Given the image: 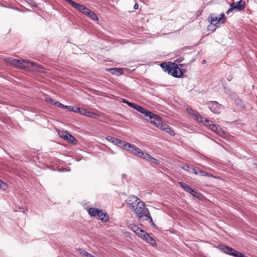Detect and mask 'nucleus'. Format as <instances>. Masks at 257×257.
I'll list each match as a JSON object with an SVG mask.
<instances>
[{
    "label": "nucleus",
    "instance_id": "1",
    "mask_svg": "<svg viewBox=\"0 0 257 257\" xmlns=\"http://www.w3.org/2000/svg\"><path fill=\"white\" fill-rule=\"evenodd\" d=\"M195 118L198 122L202 123L204 125L207 127L212 132L219 134L221 131V128L219 125L213 123V122L206 118L203 117L200 114L198 113L194 114Z\"/></svg>",
    "mask_w": 257,
    "mask_h": 257
},
{
    "label": "nucleus",
    "instance_id": "2",
    "mask_svg": "<svg viewBox=\"0 0 257 257\" xmlns=\"http://www.w3.org/2000/svg\"><path fill=\"white\" fill-rule=\"evenodd\" d=\"M122 148L130 153H132L141 157L144 159L148 160L150 155L146 152L142 151L138 147L133 144L128 143H124L122 145Z\"/></svg>",
    "mask_w": 257,
    "mask_h": 257
},
{
    "label": "nucleus",
    "instance_id": "3",
    "mask_svg": "<svg viewBox=\"0 0 257 257\" xmlns=\"http://www.w3.org/2000/svg\"><path fill=\"white\" fill-rule=\"evenodd\" d=\"M150 113H148L144 118L146 120L150 121L155 124L157 127H159L161 123V117L150 111Z\"/></svg>",
    "mask_w": 257,
    "mask_h": 257
},
{
    "label": "nucleus",
    "instance_id": "4",
    "mask_svg": "<svg viewBox=\"0 0 257 257\" xmlns=\"http://www.w3.org/2000/svg\"><path fill=\"white\" fill-rule=\"evenodd\" d=\"M131 209L135 212V214L138 216L145 212L146 210H148V208H145V204L142 201H139L137 204V206L135 205H131Z\"/></svg>",
    "mask_w": 257,
    "mask_h": 257
},
{
    "label": "nucleus",
    "instance_id": "5",
    "mask_svg": "<svg viewBox=\"0 0 257 257\" xmlns=\"http://www.w3.org/2000/svg\"><path fill=\"white\" fill-rule=\"evenodd\" d=\"M16 62V67H18L23 68H26V67L28 66V65H31L32 67H36L37 64L33 62L27 61L23 59H17Z\"/></svg>",
    "mask_w": 257,
    "mask_h": 257
},
{
    "label": "nucleus",
    "instance_id": "6",
    "mask_svg": "<svg viewBox=\"0 0 257 257\" xmlns=\"http://www.w3.org/2000/svg\"><path fill=\"white\" fill-rule=\"evenodd\" d=\"M179 184L181 187L186 192L196 198L199 197V194L197 193V192L195 190L192 189L189 185L183 182H179Z\"/></svg>",
    "mask_w": 257,
    "mask_h": 257
},
{
    "label": "nucleus",
    "instance_id": "7",
    "mask_svg": "<svg viewBox=\"0 0 257 257\" xmlns=\"http://www.w3.org/2000/svg\"><path fill=\"white\" fill-rule=\"evenodd\" d=\"M209 109L214 113L218 114L220 112L221 105L216 101H210L208 103Z\"/></svg>",
    "mask_w": 257,
    "mask_h": 257
},
{
    "label": "nucleus",
    "instance_id": "8",
    "mask_svg": "<svg viewBox=\"0 0 257 257\" xmlns=\"http://www.w3.org/2000/svg\"><path fill=\"white\" fill-rule=\"evenodd\" d=\"M230 6H232V9H234L236 11H241L245 8V2L243 0H239L236 3H231Z\"/></svg>",
    "mask_w": 257,
    "mask_h": 257
},
{
    "label": "nucleus",
    "instance_id": "9",
    "mask_svg": "<svg viewBox=\"0 0 257 257\" xmlns=\"http://www.w3.org/2000/svg\"><path fill=\"white\" fill-rule=\"evenodd\" d=\"M169 73H170L173 77L176 78L181 77L183 75V73L181 71L180 69L177 67H172L169 71Z\"/></svg>",
    "mask_w": 257,
    "mask_h": 257
},
{
    "label": "nucleus",
    "instance_id": "10",
    "mask_svg": "<svg viewBox=\"0 0 257 257\" xmlns=\"http://www.w3.org/2000/svg\"><path fill=\"white\" fill-rule=\"evenodd\" d=\"M106 139L109 142H111L118 147H121L122 148V145L124 144V143H126L125 141H121L120 140L110 136H107L106 137Z\"/></svg>",
    "mask_w": 257,
    "mask_h": 257
},
{
    "label": "nucleus",
    "instance_id": "11",
    "mask_svg": "<svg viewBox=\"0 0 257 257\" xmlns=\"http://www.w3.org/2000/svg\"><path fill=\"white\" fill-rule=\"evenodd\" d=\"M142 239L145 240L146 242L151 244L153 246L157 245V243L155 239L153 237L150 236L149 234L146 231L141 238Z\"/></svg>",
    "mask_w": 257,
    "mask_h": 257
},
{
    "label": "nucleus",
    "instance_id": "12",
    "mask_svg": "<svg viewBox=\"0 0 257 257\" xmlns=\"http://www.w3.org/2000/svg\"><path fill=\"white\" fill-rule=\"evenodd\" d=\"M218 248L222 252L230 255H232V252L234 251V249L222 244H219Z\"/></svg>",
    "mask_w": 257,
    "mask_h": 257
},
{
    "label": "nucleus",
    "instance_id": "13",
    "mask_svg": "<svg viewBox=\"0 0 257 257\" xmlns=\"http://www.w3.org/2000/svg\"><path fill=\"white\" fill-rule=\"evenodd\" d=\"M69 4H70L73 8L77 10L79 12H82L83 10H86L85 9V6L80 5L77 3L73 2L72 0H65Z\"/></svg>",
    "mask_w": 257,
    "mask_h": 257
},
{
    "label": "nucleus",
    "instance_id": "14",
    "mask_svg": "<svg viewBox=\"0 0 257 257\" xmlns=\"http://www.w3.org/2000/svg\"><path fill=\"white\" fill-rule=\"evenodd\" d=\"M132 108H134L135 109L137 110L139 112H140L141 113L144 114V118L145 117L146 115L147 114L150 113V111L147 110L146 109L144 108V107H142L140 105H138L136 103L134 104L133 106H132Z\"/></svg>",
    "mask_w": 257,
    "mask_h": 257
},
{
    "label": "nucleus",
    "instance_id": "15",
    "mask_svg": "<svg viewBox=\"0 0 257 257\" xmlns=\"http://www.w3.org/2000/svg\"><path fill=\"white\" fill-rule=\"evenodd\" d=\"M159 128L162 130L163 131H165L166 133H168L171 136H174L175 135L173 130L166 124H163L162 123Z\"/></svg>",
    "mask_w": 257,
    "mask_h": 257
},
{
    "label": "nucleus",
    "instance_id": "16",
    "mask_svg": "<svg viewBox=\"0 0 257 257\" xmlns=\"http://www.w3.org/2000/svg\"><path fill=\"white\" fill-rule=\"evenodd\" d=\"M208 21L210 22V23L212 24H215L217 26V24L220 23L219 18L217 17L214 14H211L208 17Z\"/></svg>",
    "mask_w": 257,
    "mask_h": 257
},
{
    "label": "nucleus",
    "instance_id": "17",
    "mask_svg": "<svg viewBox=\"0 0 257 257\" xmlns=\"http://www.w3.org/2000/svg\"><path fill=\"white\" fill-rule=\"evenodd\" d=\"M128 203L127 205L129 208L131 209V205H135L138 204V202L140 201L139 199L134 195H132L130 196L127 199Z\"/></svg>",
    "mask_w": 257,
    "mask_h": 257
},
{
    "label": "nucleus",
    "instance_id": "18",
    "mask_svg": "<svg viewBox=\"0 0 257 257\" xmlns=\"http://www.w3.org/2000/svg\"><path fill=\"white\" fill-rule=\"evenodd\" d=\"M97 216L99 217V219L101 220L103 222H106L109 220V217L107 213L103 212L102 210H99Z\"/></svg>",
    "mask_w": 257,
    "mask_h": 257
},
{
    "label": "nucleus",
    "instance_id": "19",
    "mask_svg": "<svg viewBox=\"0 0 257 257\" xmlns=\"http://www.w3.org/2000/svg\"><path fill=\"white\" fill-rule=\"evenodd\" d=\"M150 215V213L149 210H146L145 212L142 213L138 216L139 221L149 220Z\"/></svg>",
    "mask_w": 257,
    "mask_h": 257
},
{
    "label": "nucleus",
    "instance_id": "20",
    "mask_svg": "<svg viewBox=\"0 0 257 257\" xmlns=\"http://www.w3.org/2000/svg\"><path fill=\"white\" fill-rule=\"evenodd\" d=\"M64 140L67 141L68 142L73 145H75L77 143V140L73 136L68 133H67V135H66Z\"/></svg>",
    "mask_w": 257,
    "mask_h": 257
},
{
    "label": "nucleus",
    "instance_id": "21",
    "mask_svg": "<svg viewBox=\"0 0 257 257\" xmlns=\"http://www.w3.org/2000/svg\"><path fill=\"white\" fill-rule=\"evenodd\" d=\"M110 72L112 74L119 75L122 74L123 73L122 69L119 68H110L107 70Z\"/></svg>",
    "mask_w": 257,
    "mask_h": 257
},
{
    "label": "nucleus",
    "instance_id": "22",
    "mask_svg": "<svg viewBox=\"0 0 257 257\" xmlns=\"http://www.w3.org/2000/svg\"><path fill=\"white\" fill-rule=\"evenodd\" d=\"M81 112H82L83 115H85L87 116H89V117H93V118H95L98 115L96 113L87 111L85 108H84V110H82Z\"/></svg>",
    "mask_w": 257,
    "mask_h": 257
},
{
    "label": "nucleus",
    "instance_id": "23",
    "mask_svg": "<svg viewBox=\"0 0 257 257\" xmlns=\"http://www.w3.org/2000/svg\"><path fill=\"white\" fill-rule=\"evenodd\" d=\"M68 109L70 111H73L76 113H79L81 114H82V112H81L82 110H84L83 108H79L76 106H72L70 105L68 106Z\"/></svg>",
    "mask_w": 257,
    "mask_h": 257
},
{
    "label": "nucleus",
    "instance_id": "24",
    "mask_svg": "<svg viewBox=\"0 0 257 257\" xmlns=\"http://www.w3.org/2000/svg\"><path fill=\"white\" fill-rule=\"evenodd\" d=\"M197 170L198 172V175H199L200 176L208 177H213V178L214 177L212 175L210 174L199 168H197Z\"/></svg>",
    "mask_w": 257,
    "mask_h": 257
},
{
    "label": "nucleus",
    "instance_id": "25",
    "mask_svg": "<svg viewBox=\"0 0 257 257\" xmlns=\"http://www.w3.org/2000/svg\"><path fill=\"white\" fill-rule=\"evenodd\" d=\"M99 210L95 208H90L88 210V213L91 216H95L97 215Z\"/></svg>",
    "mask_w": 257,
    "mask_h": 257
},
{
    "label": "nucleus",
    "instance_id": "26",
    "mask_svg": "<svg viewBox=\"0 0 257 257\" xmlns=\"http://www.w3.org/2000/svg\"><path fill=\"white\" fill-rule=\"evenodd\" d=\"M87 17L90 18L91 20L93 21H97L98 20V18L97 16V15L92 11H91L90 10L89 11V12L88 13V15H87Z\"/></svg>",
    "mask_w": 257,
    "mask_h": 257
},
{
    "label": "nucleus",
    "instance_id": "27",
    "mask_svg": "<svg viewBox=\"0 0 257 257\" xmlns=\"http://www.w3.org/2000/svg\"><path fill=\"white\" fill-rule=\"evenodd\" d=\"M17 59H14L12 57H9L5 59V62L8 64H11L14 66H16V62H18L16 61Z\"/></svg>",
    "mask_w": 257,
    "mask_h": 257
},
{
    "label": "nucleus",
    "instance_id": "28",
    "mask_svg": "<svg viewBox=\"0 0 257 257\" xmlns=\"http://www.w3.org/2000/svg\"><path fill=\"white\" fill-rule=\"evenodd\" d=\"M79 252L83 257H94L92 254L89 253L84 249H79Z\"/></svg>",
    "mask_w": 257,
    "mask_h": 257
},
{
    "label": "nucleus",
    "instance_id": "29",
    "mask_svg": "<svg viewBox=\"0 0 257 257\" xmlns=\"http://www.w3.org/2000/svg\"><path fill=\"white\" fill-rule=\"evenodd\" d=\"M160 66L164 69H165L167 71L169 72V70L172 67L171 64L170 63H168L167 62H163L160 64Z\"/></svg>",
    "mask_w": 257,
    "mask_h": 257
},
{
    "label": "nucleus",
    "instance_id": "30",
    "mask_svg": "<svg viewBox=\"0 0 257 257\" xmlns=\"http://www.w3.org/2000/svg\"><path fill=\"white\" fill-rule=\"evenodd\" d=\"M232 256L234 257H247L245 255H244L243 253L239 252L236 250L234 249V251L232 252Z\"/></svg>",
    "mask_w": 257,
    "mask_h": 257
},
{
    "label": "nucleus",
    "instance_id": "31",
    "mask_svg": "<svg viewBox=\"0 0 257 257\" xmlns=\"http://www.w3.org/2000/svg\"><path fill=\"white\" fill-rule=\"evenodd\" d=\"M225 93L227 95H230V97L233 99H235V98H237V95L235 94V93L230 89L226 90Z\"/></svg>",
    "mask_w": 257,
    "mask_h": 257
},
{
    "label": "nucleus",
    "instance_id": "32",
    "mask_svg": "<svg viewBox=\"0 0 257 257\" xmlns=\"http://www.w3.org/2000/svg\"><path fill=\"white\" fill-rule=\"evenodd\" d=\"M236 102V103L241 108H244L245 105L242 100L238 98V96H237V98H235V99H234Z\"/></svg>",
    "mask_w": 257,
    "mask_h": 257
},
{
    "label": "nucleus",
    "instance_id": "33",
    "mask_svg": "<svg viewBox=\"0 0 257 257\" xmlns=\"http://www.w3.org/2000/svg\"><path fill=\"white\" fill-rule=\"evenodd\" d=\"M53 104L56 106L62 108H67V109H68V107L69 106V105H65L58 101H55L54 102Z\"/></svg>",
    "mask_w": 257,
    "mask_h": 257
},
{
    "label": "nucleus",
    "instance_id": "34",
    "mask_svg": "<svg viewBox=\"0 0 257 257\" xmlns=\"http://www.w3.org/2000/svg\"><path fill=\"white\" fill-rule=\"evenodd\" d=\"M146 231L144 230L143 229H141L139 227H138V229L136 231H135L134 232L136 233V234L140 238H142L143 234H144V233Z\"/></svg>",
    "mask_w": 257,
    "mask_h": 257
},
{
    "label": "nucleus",
    "instance_id": "35",
    "mask_svg": "<svg viewBox=\"0 0 257 257\" xmlns=\"http://www.w3.org/2000/svg\"><path fill=\"white\" fill-rule=\"evenodd\" d=\"M216 28H217L216 25H215V24L213 25V24L210 23V24L207 27V30H208V31H209L214 32L216 29Z\"/></svg>",
    "mask_w": 257,
    "mask_h": 257
},
{
    "label": "nucleus",
    "instance_id": "36",
    "mask_svg": "<svg viewBox=\"0 0 257 257\" xmlns=\"http://www.w3.org/2000/svg\"><path fill=\"white\" fill-rule=\"evenodd\" d=\"M219 18L220 19V24H224L226 20V18L223 13H221Z\"/></svg>",
    "mask_w": 257,
    "mask_h": 257
},
{
    "label": "nucleus",
    "instance_id": "37",
    "mask_svg": "<svg viewBox=\"0 0 257 257\" xmlns=\"http://www.w3.org/2000/svg\"><path fill=\"white\" fill-rule=\"evenodd\" d=\"M67 133L68 132H67L66 131H59L58 133L59 136L64 139L66 135H67Z\"/></svg>",
    "mask_w": 257,
    "mask_h": 257
},
{
    "label": "nucleus",
    "instance_id": "38",
    "mask_svg": "<svg viewBox=\"0 0 257 257\" xmlns=\"http://www.w3.org/2000/svg\"><path fill=\"white\" fill-rule=\"evenodd\" d=\"M7 184L0 179V188L6 190L7 188Z\"/></svg>",
    "mask_w": 257,
    "mask_h": 257
},
{
    "label": "nucleus",
    "instance_id": "39",
    "mask_svg": "<svg viewBox=\"0 0 257 257\" xmlns=\"http://www.w3.org/2000/svg\"><path fill=\"white\" fill-rule=\"evenodd\" d=\"M147 160H149V161H150L151 162H154L155 164H158V163H159V161H158V160H157L156 159L153 158L151 155H150V156L148 158Z\"/></svg>",
    "mask_w": 257,
    "mask_h": 257
},
{
    "label": "nucleus",
    "instance_id": "40",
    "mask_svg": "<svg viewBox=\"0 0 257 257\" xmlns=\"http://www.w3.org/2000/svg\"><path fill=\"white\" fill-rule=\"evenodd\" d=\"M122 102L123 103H124L127 104L128 106H130L131 107H132V106H133V105L134 104V103L128 101V100H127L126 99H123Z\"/></svg>",
    "mask_w": 257,
    "mask_h": 257
},
{
    "label": "nucleus",
    "instance_id": "41",
    "mask_svg": "<svg viewBox=\"0 0 257 257\" xmlns=\"http://www.w3.org/2000/svg\"><path fill=\"white\" fill-rule=\"evenodd\" d=\"M122 102L123 103H124L127 104L128 106H130L131 107H132V106H133V105L134 104V103L128 101V100H127L126 99H123Z\"/></svg>",
    "mask_w": 257,
    "mask_h": 257
},
{
    "label": "nucleus",
    "instance_id": "42",
    "mask_svg": "<svg viewBox=\"0 0 257 257\" xmlns=\"http://www.w3.org/2000/svg\"><path fill=\"white\" fill-rule=\"evenodd\" d=\"M189 172L193 173L195 175H198V172L197 169H196L194 168H190Z\"/></svg>",
    "mask_w": 257,
    "mask_h": 257
},
{
    "label": "nucleus",
    "instance_id": "43",
    "mask_svg": "<svg viewBox=\"0 0 257 257\" xmlns=\"http://www.w3.org/2000/svg\"><path fill=\"white\" fill-rule=\"evenodd\" d=\"M27 2L30 5L33 7H36L37 5L34 0H27Z\"/></svg>",
    "mask_w": 257,
    "mask_h": 257
},
{
    "label": "nucleus",
    "instance_id": "44",
    "mask_svg": "<svg viewBox=\"0 0 257 257\" xmlns=\"http://www.w3.org/2000/svg\"><path fill=\"white\" fill-rule=\"evenodd\" d=\"M181 168L182 169H183V170H185V171H187V172H189V170H190V168L189 167V166L188 165H187V164H184V165H182V166L181 167Z\"/></svg>",
    "mask_w": 257,
    "mask_h": 257
},
{
    "label": "nucleus",
    "instance_id": "45",
    "mask_svg": "<svg viewBox=\"0 0 257 257\" xmlns=\"http://www.w3.org/2000/svg\"><path fill=\"white\" fill-rule=\"evenodd\" d=\"M46 101L52 104H53L54 102H55V101L52 98L50 97L46 98Z\"/></svg>",
    "mask_w": 257,
    "mask_h": 257
},
{
    "label": "nucleus",
    "instance_id": "46",
    "mask_svg": "<svg viewBox=\"0 0 257 257\" xmlns=\"http://www.w3.org/2000/svg\"><path fill=\"white\" fill-rule=\"evenodd\" d=\"M85 9L86 10H83L81 13L87 16L88 15V13L89 12L90 9L86 7H85Z\"/></svg>",
    "mask_w": 257,
    "mask_h": 257
},
{
    "label": "nucleus",
    "instance_id": "47",
    "mask_svg": "<svg viewBox=\"0 0 257 257\" xmlns=\"http://www.w3.org/2000/svg\"><path fill=\"white\" fill-rule=\"evenodd\" d=\"M138 226L136 225H132L131 229L132 231L134 232L136 231L137 229H138Z\"/></svg>",
    "mask_w": 257,
    "mask_h": 257
},
{
    "label": "nucleus",
    "instance_id": "48",
    "mask_svg": "<svg viewBox=\"0 0 257 257\" xmlns=\"http://www.w3.org/2000/svg\"><path fill=\"white\" fill-rule=\"evenodd\" d=\"M232 10L234 9H232V6H230V8H229L226 12V13L228 14L230 12H232Z\"/></svg>",
    "mask_w": 257,
    "mask_h": 257
},
{
    "label": "nucleus",
    "instance_id": "49",
    "mask_svg": "<svg viewBox=\"0 0 257 257\" xmlns=\"http://www.w3.org/2000/svg\"><path fill=\"white\" fill-rule=\"evenodd\" d=\"M148 221H149V222L151 223V224H152V222H154L151 216L150 217Z\"/></svg>",
    "mask_w": 257,
    "mask_h": 257
},
{
    "label": "nucleus",
    "instance_id": "50",
    "mask_svg": "<svg viewBox=\"0 0 257 257\" xmlns=\"http://www.w3.org/2000/svg\"><path fill=\"white\" fill-rule=\"evenodd\" d=\"M138 8H139V5L137 4H136L134 7V9L137 10L138 9Z\"/></svg>",
    "mask_w": 257,
    "mask_h": 257
},
{
    "label": "nucleus",
    "instance_id": "51",
    "mask_svg": "<svg viewBox=\"0 0 257 257\" xmlns=\"http://www.w3.org/2000/svg\"><path fill=\"white\" fill-rule=\"evenodd\" d=\"M152 226H153L154 227H156V225L154 223V222H152V224H151Z\"/></svg>",
    "mask_w": 257,
    "mask_h": 257
},
{
    "label": "nucleus",
    "instance_id": "52",
    "mask_svg": "<svg viewBox=\"0 0 257 257\" xmlns=\"http://www.w3.org/2000/svg\"><path fill=\"white\" fill-rule=\"evenodd\" d=\"M227 79L229 80V81H230L231 80V77H228L227 78Z\"/></svg>",
    "mask_w": 257,
    "mask_h": 257
},
{
    "label": "nucleus",
    "instance_id": "53",
    "mask_svg": "<svg viewBox=\"0 0 257 257\" xmlns=\"http://www.w3.org/2000/svg\"><path fill=\"white\" fill-rule=\"evenodd\" d=\"M205 63V60H203V61H202V63H203V64H204Z\"/></svg>",
    "mask_w": 257,
    "mask_h": 257
},
{
    "label": "nucleus",
    "instance_id": "54",
    "mask_svg": "<svg viewBox=\"0 0 257 257\" xmlns=\"http://www.w3.org/2000/svg\"><path fill=\"white\" fill-rule=\"evenodd\" d=\"M126 176V175L125 174H123L122 175V177H125Z\"/></svg>",
    "mask_w": 257,
    "mask_h": 257
},
{
    "label": "nucleus",
    "instance_id": "55",
    "mask_svg": "<svg viewBox=\"0 0 257 257\" xmlns=\"http://www.w3.org/2000/svg\"><path fill=\"white\" fill-rule=\"evenodd\" d=\"M22 209H23L22 212L24 213L25 212V211L24 210V209L23 208Z\"/></svg>",
    "mask_w": 257,
    "mask_h": 257
}]
</instances>
